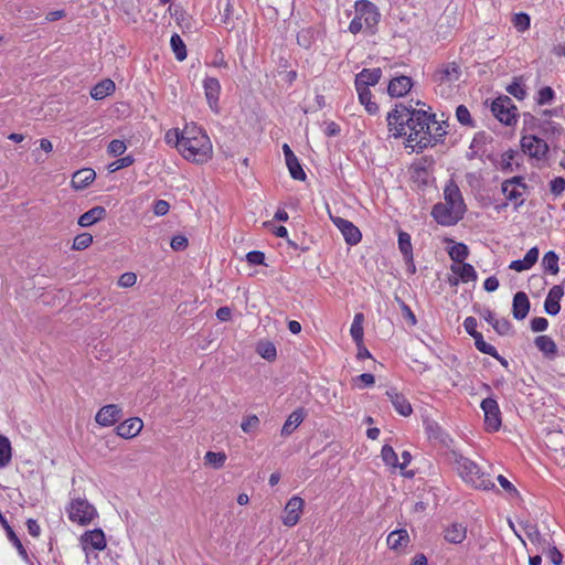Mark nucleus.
Wrapping results in <instances>:
<instances>
[{
    "mask_svg": "<svg viewBox=\"0 0 565 565\" xmlns=\"http://www.w3.org/2000/svg\"><path fill=\"white\" fill-rule=\"evenodd\" d=\"M387 128L395 139L407 136L406 147L411 142L416 151L418 140H420L424 129H428V125L437 124L436 115L424 109H416L411 105L403 103L396 104L395 107L386 116Z\"/></svg>",
    "mask_w": 565,
    "mask_h": 565,
    "instance_id": "nucleus-1",
    "label": "nucleus"
},
{
    "mask_svg": "<svg viewBox=\"0 0 565 565\" xmlns=\"http://www.w3.org/2000/svg\"><path fill=\"white\" fill-rule=\"evenodd\" d=\"M175 137V147L181 156L191 162L202 164L207 162L213 154L212 142L206 132L196 124H186L184 129H170L166 134L167 143L171 142V136Z\"/></svg>",
    "mask_w": 565,
    "mask_h": 565,
    "instance_id": "nucleus-2",
    "label": "nucleus"
},
{
    "mask_svg": "<svg viewBox=\"0 0 565 565\" xmlns=\"http://www.w3.org/2000/svg\"><path fill=\"white\" fill-rule=\"evenodd\" d=\"M456 470L460 478L479 490H493L495 484L481 471L480 467L471 459L454 452Z\"/></svg>",
    "mask_w": 565,
    "mask_h": 565,
    "instance_id": "nucleus-3",
    "label": "nucleus"
},
{
    "mask_svg": "<svg viewBox=\"0 0 565 565\" xmlns=\"http://www.w3.org/2000/svg\"><path fill=\"white\" fill-rule=\"evenodd\" d=\"M67 516L73 523L89 524L96 516L97 510L86 499H73L66 508Z\"/></svg>",
    "mask_w": 565,
    "mask_h": 565,
    "instance_id": "nucleus-4",
    "label": "nucleus"
},
{
    "mask_svg": "<svg viewBox=\"0 0 565 565\" xmlns=\"http://www.w3.org/2000/svg\"><path fill=\"white\" fill-rule=\"evenodd\" d=\"M493 116L505 126H513L518 121V108L507 95L493 99L491 104Z\"/></svg>",
    "mask_w": 565,
    "mask_h": 565,
    "instance_id": "nucleus-5",
    "label": "nucleus"
},
{
    "mask_svg": "<svg viewBox=\"0 0 565 565\" xmlns=\"http://www.w3.org/2000/svg\"><path fill=\"white\" fill-rule=\"evenodd\" d=\"M355 13L362 18L365 30L370 35L377 32V25L381 20L379 8L370 0H358L354 3Z\"/></svg>",
    "mask_w": 565,
    "mask_h": 565,
    "instance_id": "nucleus-6",
    "label": "nucleus"
},
{
    "mask_svg": "<svg viewBox=\"0 0 565 565\" xmlns=\"http://www.w3.org/2000/svg\"><path fill=\"white\" fill-rule=\"evenodd\" d=\"M445 204L449 206L455 214H460L465 217L467 205L458 184L454 179H449L444 189Z\"/></svg>",
    "mask_w": 565,
    "mask_h": 565,
    "instance_id": "nucleus-7",
    "label": "nucleus"
},
{
    "mask_svg": "<svg viewBox=\"0 0 565 565\" xmlns=\"http://www.w3.org/2000/svg\"><path fill=\"white\" fill-rule=\"evenodd\" d=\"M484 414V428L487 431H498L502 425L501 411L497 399L487 397L480 404Z\"/></svg>",
    "mask_w": 565,
    "mask_h": 565,
    "instance_id": "nucleus-8",
    "label": "nucleus"
},
{
    "mask_svg": "<svg viewBox=\"0 0 565 565\" xmlns=\"http://www.w3.org/2000/svg\"><path fill=\"white\" fill-rule=\"evenodd\" d=\"M520 145L525 154L537 160L545 159L550 150L547 142L535 135L522 136Z\"/></svg>",
    "mask_w": 565,
    "mask_h": 565,
    "instance_id": "nucleus-9",
    "label": "nucleus"
},
{
    "mask_svg": "<svg viewBox=\"0 0 565 565\" xmlns=\"http://www.w3.org/2000/svg\"><path fill=\"white\" fill-rule=\"evenodd\" d=\"M447 131L443 127L441 124L437 121V124L428 125V129H424V134L418 140V146L416 147V152L420 153L425 149L429 147H434L437 143L444 142V138Z\"/></svg>",
    "mask_w": 565,
    "mask_h": 565,
    "instance_id": "nucleus-10",
    "label": "nucleus"
},
{
    "mask_svg": "<svg viewBox=\"0 0 565 565\" xmlns=\"http://www.w3.org/2000/svg\"><path fill=\"white\" fill-rule=\"evenodd\" d=\"M333 225L341 232L345 243L348 245L354 246L359 244L362 239V233L358 226H355L351 221L340 217V216H330Z\"/></svg>",
    "mask_w": 565,
    "mask_h": 565,
    "instance_id": "nucleus-11",
    "label": "nucleus"
},
{
    "mask_svg": "<svg viewBox=\"0 0 565 565\" xmlns=\"http://www.w3.org/2000/svg\"><path fill=\"white\" fill-rule=\"evenodd\" d=\"M305 501L299 495H292L286 503L282 515V523L286 526H295L302 514Z\"/></svg>",
    "mask_w": 565,
    "mask_h": 565,
    "instance_id": "nucleus-12",
    "label": "nucleus"
},
{
    "mask_svg": "<svg viewBox=\"0 0 565 565\" xmlns=\"http://www.w3.org/2000/svg\"><path fill=\"white\" fill-rule=\"evenodd\" d=\"M433 218L441 226H455L463 217L460 214H455L452 210L443 202L436 203L430 212Z\"/></svg>",
    "mask_w": 565,
    "mask_h": 565,
    "instance_id": "nucleus-13",
    "label": "nucleus"
},
{
    "mask_svg": "<svg viewBox=\"0 0 565 565\" xmlns=\"http://www.w3.org/2000/svg\"><path fill=\"white\" fill-rule=\"evenodd\" d=\"M203 89L206 103L212 111L218 113V100L221 94V84L217 78L206 76L203 81Z\"/></svg>",
    "mask_w": 565,
    "mask_h": 565,
    "instance_id": "nucleus-14",
    "label": "nucleus"
},
{
    "mask_svg": "<svg viewBox=\"0 0 565 565\" xmlns=\"http://www.w3.org/2000/svg\"><path fill=\"white\" fill-rule=\"evenodd\" d=\"M122 417V409L117 404L103 406L96 414L95 420L103 427L113 426Z\"/></svg>",
    "mask_w": 565,
    "mask_h": 565,
    "instance_id": "nucleus-15",
    "label": "nucleus"
},
{
    "mask_svg": "<svg viewBox=\"0 0 565 565\" xmlns=\"http://www.w3.org/2000/svg\"><path fill=\"white\" fill-rule=\"evenodd\" d=\"M282 152L285 156L286 166L288 168L290 177L294 180L305 181L307 178V174H306L299 159L294 153V151L291 150L289 145H287V143L282 145Z\"/></svg>",
    "mask_w": 565,
    "mask_h": 565,
    "instance_id": "nucleus-16",
    "label": "nucleus"
},
{
    "mask_svg": "<svg viewBox=\"0 0 565 565\" xmlns=\"http://www.w3.org/2000/svg\"><path fill=\"white\" fill-rule=\"evenodd\" d=\"M385 395L387 396L388 401L392 403V406L394 407V409L401 416L408 417L413 414V407H412L409 401L407 399V397L404 394L399 393L397 391V388L390 387L385 392Z\"/></svg>",
    "mask_w": 565,
    "mask_h": 565,
    "instance_id": "nucleus-17",
    "label": "nucleus"
},
{
    "mask_svg": "<svg viewBox=\"0 0 565 565\" xmlns=\"http://www.w3.org/2000/svg\"><path fill=\"white\" fill-rule=\"evenodd\" d=\"M81 543L85 552H87L88 546L95 551H104L107 546L105 533L99 527L86 531L81 536Z\"/></svg>",
    "mask_w": 565,
    "mask_h": 565,
    "instance_id": "nucleus-18",
    "label": "nucleus"
},
{
    "mask_svg": "<svg viewBox=\"0 0 565 565\" xmlns=\"http://www.w3.org/2000/svg\"><path fill=\"white\" fill-rule=\"evenodd\" d=\"M461 71L456 62L441 64L434 73V81L440 84L452 83L460 78Z\"/></svg>",
    "mask_w": 565,
    "mask_h": 565,
    "instance_id": "nucleus-19",
    "label": "nucleus"
},
{
    "mask_svg": "<svg viewBox=\"0 0 565 565\" xmlns=\"http://www.w3.org/2000/svg\"><path fill=\"white\" fill-rule=\"evenodd\" d=\"M413 87V79L406 75H399L392 78L387 85V93L391 97H403Z\"/></svg>",
    "mask_w": 565,
    "mask_h": 565,
    "instance_id": "nucleus-20",
    "label": "nucleus"
},
{
    "mask_svg": "<svg viewBox=\"0 0 565 565\" xmlns=\"http://www.w3.org/2000/svg\"><path fill=\"white\" fill-rule=\"evenodd\" d=\"M381 77L382 70L380 67L363 68L356 74L354 86L370 88V86H375L380 82Z\"/></svg>",
    "mask_w": 565,
    "mask_h": 565,
    "instance_id": "nucleus-21",
    "label": "nucleus"
},
{
    "mask_svg": "<svg viewBox=\"0 0 565 565\" xmlns=\"http://www.w3.org/2000/svg\"><path fill=\"white\" fill-rule=\"evenodd\" d=\"M143 423L138 417H132L124 420L116 427V433L119 437L130 439L136 437L142 429Z\"/></svg>",
    "mask_w": 565,
    "mask_h": 565,
    "instance_id": "nucleus-22",
    "label": "nucleus"
},
{
    "mask_svg": "<svg viewBox=\"0 0 565 565\" xmlns=\"http://www.w3.org/2000/svg\"><path fill=\"white\" fill-rule=\"evenodd\" d=\"M531 302L524 291H518L512 300V315L515 320H523L529 315Z\"/></svg>",
    "mask_w": 565,
    "mask_h": 565,
    "instance_id": "nucleus-23",
    "label": "nucleus"
},
{
    "mask_svg": "<svg viewBox=\"0 0 565 565\" xmlns=\"http://www.w3.org/2000/svg\"><path fill=\"white\" fill-rule=\"evenodd\" d=\"M539 255V247L534 246L526 252L522 259L512 260L509 265V268L515 271H524L531 269L536 264Z\"/></svg>",
    "mask_w": 565,
    "mask_h": 565,
    "instance_id": "nucleus-24",
    "label": "nucleus"
},
{
    "mask_svg": "<svg viewBox=\"0 0 565 565\" xmlns=\"http://www.w3.org/2000/svg\"><path fill=\"white\" fill-rule=\"evenodd\" d=\"M107 215V211L102 205H96L85 213H83L77 221V224L82 227H88L94 225L95 223L104 220Z\"/></svg>",
    "mask_w": 565,
    "mask_h": 565,
    "instance_id": "nucleus-25",
    "label": "nucleus"
},
{
    "mask_svg": "<svg viewBox=\"0 0 565 565\" xmlns=\"http://www.w3.org/2000/svg\"><path fill=\"white\" fill-rule=\"evenodd\" d=\"M409 535L406 529L392 531L386 539L387 546L393 551H401L409 544Z\"/></svg>",
    "mask_w": 565,
    "mask_h": 565,
    "instance_id": "nucleus-26",
    "label": "nucleus"
},
{
    "mask_svg": "<svg viewBox=\"0 0 565 565\" xmlns=\"http://www.w3.org/2000/svg\"><path fill=\"white\" fill-rule=\"evenodd\" d=\"M501 192L505 196L508 202L513 204L515 211H518L524 204L523 194L525 191L518 186H513L507 182L501 183Z\"/></svg>",
    "mask_w": 565,
    "mask_h": 565,
    "instance_id": "nucleus-27",
    "label": "nucleus"
},
{
    "mask_svg": "<svg viewBox=\"0 0 565 565\" xmlns=\"http://www.w3.org/2000/svg\"><path fill=\"white\" fill-rule=\"evenodd\" d=\"M467 536V527L459 522H454L444 531V539L450 544H460Z\"/></svg>",
    "mask_w": 565,
    "mask_h": 565,
    "instance_id": "nucleus-28",
    "label": "nucleus"
},
{
    "mask_svg": "<svg viewBox=\"0 0 565 565\" xmlns=\"http://www.w3.org/2000/svg\"><path fill=\"white\" fill-rule=\"evenodd\" d=\"M306 417V411L302 407L295 409L286 419L281 428V436H290L295 429L303 422Z\"/></svg>",
    "mask_w": 565,
    "mask_h": 565,
    "instance_id": "nucleus-29",
    "label": "nucleus"
},
{
    "mask_svg": "<svg viewBox=\"0 0 565 565\" xmlns=\"http://www.w3.org/2000/svg\"><path fill=\"white\" fill-rule=\"evenodd\" d=\"M96 178V172L90 168H84L76 171L72 177V188L75 190H84Z\"/></svg>",
    "mask_w": 565,
    "mask_h": 565,
    "instance_id": "nucleus-30",
    "label": "nucleus"
},
{
    "mask_svg": "<svg viewBox=\"0 0 565 565\" xmlns=\"http://www.w3.org/2000/svg\"><path fill=\"white\" fill-rule=\"evenodd\" d=\"M450 270L452 274L460 277L461 282L476 281L478 274L473 266L469 263L451 264Z\"/></svg>",
    "mask_w": 565,
    "mask_h": 565,
    "instance_id": "nucleus-31",
    "label": "nucleus"
},
{
    "mask_svg": "<svg viewBox=\"0 0 565 565\" xmlns=\"http://www.w3.org/2000/svg\"><path fill=\"white\" fill-rule=\"evenodd\" d=\"M0 524L2 525V527L4 529L6 533H7V536L9 539V541L15 546V548L18 550L19 552V555L24 559V561H28V552L24 548L22 542L20 541V539L18 537V535L15 534L14 530L10 526L8 520L6 519V516L2 514V512L0 511Z\"/></svg>",
    "mask_w": 565,
    "mask_h": 565,
    "instance_id": "nucleus-32",
    "label": "nucleus"
},
{
    "mask_svg": "<svg viewBox=\"0 0 565 565\" xmlns=\"http://www.w3.org/2000/svg\"><path fill=\"white\" fill-rule=\"evenodd\" d=\"M534 344L547 359H554L557 354V345L550 335H537Z\"/></svg>",
    "mask_w": 565,
    "mask_h": 565,
    "instance_id": "nucleus-33",
    "label": "nucleus"
},
{
    "mask_svg": "<svg viewBox=\"0 0 565 565\" xmlns=\"http://www.w3.org/2000/svg\"><path fill=\"white\" fill-rule=\"evenodd\" d=\"M115 83L110 78L98 82L90 89V97L95 100H102L115 92Z\"/></svg>",
    "mask_w": 565,
    "mask_h": 565,
    "instance_id": "nucleus-34",
    "label": "nucleus"
},
{
    "mask_svg": "<svg viewBox=\"0 0 565 565\" xmlns=\"http://www.w3.org/2000/svg\"><path fill=\"white\" fill-rule=\"evenodd\" d=\"M317 34L313 26L303 28L297 33V44L305 50H310L317 41Z\"/></svg>",
    "mask_w": 565,
    "mask_h": 565,
    "instance_id": "nucleus-35",
    "label": "nucleus"
},
{
    "mask_svg": "<svg viewBox=\"0 0 565 565\" xmlns=\"http://www.w3.org/2000/svg\"><path fill=\"white\" fill-rule=\"evenodd\" d=\"M360 103L365 107L370 115H376L380 110L379 105L372 100V93L370 88L355 87Z\"/></svg>",
    "mask_w": 565,
    "mask_h": 565,
    "instance_id": "nucleus-36",
    "label": "nucleus"
},
{
    "mask_svg": "<svg viewBox=\"0 0 565 565\" xmlns=\"http://www.w3.org/2000/svg\"><path fill=\"white\" fill-rule=\"evenodd\" d=\"M170 46L179 62H182L188 56L186 45L178 33H173L170 38Z\"/></svg>",
    "mask_w": 565,
    "mask_h": 565,
    "instance_id": "nucleus-37",
    "label": "nucleus"
},
{
    "mask_svg": "<svg viewBox=\"0 0 565 565\" xmlns=\"http://www.w3.org/2000/svg\"><path fill=\"white\" fill-rule=\"evenodd\" d=\"M426 431L429 438L438 440L444 445H448V441H451L450 436L436 422L428 423Z\"/></svg>",
    "mask_w": 565,
    "mask_h": 565,
    "instance_id": "nucleus-38",
    "label": "nucleus"
},
{
    "mask_svg": "<svg viewBox=\"0 0 565 565\" xmlns=\"http://www.w3.org/2000/svg\"><path fill=\"white\" fill-rule=\"evenodd\" d=\"M448 255L454 264L465 263L463 260L469 256V247L465 243H455L449 249Z\"/></svg>",
    "mask_w": 565,
    "mask_h": 565,
    "instance_id": "nucleus-39",
    "label": "nucleus"
},
{
    "mask_svg": "<svg viewBox=\"0 0 565 565\" xmlns=\"http://www.w3.org/2000/svg\"><path fill=\"white\" fill-rule=\"evenodd\" d=\"M363 321H364V315L361 312L355 313L352 324H351V328H350V334L352 337V340L355 343L363 342V335H364Z\"/></svg>",
    "mask_w": 565,
    "mask_h": 565,
    "instance_id": "nucleus-40",
    "label": "nucleus"
},
{
    "mask_svg": "<svg viewBox=\"0 0 565 565\" xmlns=\"http://www.w3.org/2000/svg\"><path fill=\"white\" fill-rule=\"evenodd\" d=\"M12 458L11 441L4 435L0 434V468L7 467Z\"/></svg>",
    "mask_w": 565,
    "mask_h": 565,
    "instance_id": "nucleus-41",
    "label": "nucleus"
},
{
    "mask_svg": "<svg viewBox=\"0 0 565 565\" xmlns=\"http://www.w3.org/2000/svg\"><path fill=\"white\" fill-rule=\"evenodd\" d=\"M558 260V255L554 250H550L543 256L542 267L545 271L552 275H556L559 270Z\"/></svg>",
    "mask_w": 565,
    "mask_h": 565,
    "instance_id": "nucleus-42",
    "label": "nucleus"
},
{
    "mask_svg": "<svg viewBox=\"0 0 565 565\" xmlns=\"http://www.w3.org/2000/svg\"><path fill=\"white\" fill-rule=\"evenodd\" d=\"M492 140H493L492 136H490L486 131H478V132L475 134V136H473V138L471 140L469 149H477L481 153L484 154V152H486L484 147L489 142H491Z\"/></svg>",
    "mask_w": 565,
    "mask_h": 565,
    "instance_id": "nucleus-43",
    "label": "nucleus"
},
{
    "mask_svg": "<svg viewBox=\"0 0 565 565\" xmlns=\"http://www.w3.org/2000/svg\"><path fill=\"white\" fill-rule=\"evenodd\" d=\"M507 92L519 100H523L526 96L525 85L519 77H514L512 83L507 86Z\"/></svg>",
    "mask_w": 565,
    "mask_h": 565,
    "instance_id": "nucleus-44",
    "label": "nucleus"
},
{
    "mask_svg": "<svg viewBox=\"0 0 565 565\" xmlns=\"http://www.w3.org/2000/svg\"><path fill=\"white\" fill-rule=\"evenodd\" d=\"M398 248L404 257L413 256V246L411 235L404 231L398 233Z\"/></svg>",
    "mask_w": 565,
    "mask_h": 565,
    "instance_id": "nucleus-45",
    "label": "nucleus"
},
{
    "mask_svg": "<svg viewBox=\"0 0 565 565\" xmlns=\"http://www.w3.org/2000/svg\"><path fill=\"white\" fill-rule=\"evenodd\" d=\"M555 99V92L551 86H544L539 89L535 102L540 106L551 105Z\"/></svg>",
    "mask_w": 565,
    "mask_h": 565,
    "instance_id": "nucleus-46",
    "label": "nucleus"
},
{
    "mask_svg": "<svg viewBox=\"0 0 565 565\" xmlns=\"http://www.w3.org/2000/svg\"><path fill=\"white\" fill-rule=\"evenodd\" d=\"M456 118L463 126L471 128L476 127V122L472 119L469 109L465 105H459L456 108Z\"/></svg>",
    "mask_w": 565,
    "mask_h": 565,
    "instance_id": "nucleus-47",
    "label": "nucleus"
},
{
    "mask_svg": "<svg viewBox=\"0 0 565 565\" xmlns=\"http://www.w3.org/2000/svg\"><path fill=\"white\" fill-rule=\"evenodd\" d=\"M512 23L519 32H524L531 25V18L525 12H519L513 15Z\"/></svg>",
    "mask_w": 565,
    "mask_h": 565,
    "instance_id": "nucleus-48",
    "label": "nucleus"
},
{
    "mask_svg": "<svg viewBox=\"0 0 565 565\" xmlns=\"http://www.w3.org/2000/svg\"><path fill=\"white\" fill-rule=\"evenodd\" d=\"M381 457L382 460L387 466L397 467L398 465V457L395 450L390 445H384L381 449Z\"/></svg>",
    "mask_w": 565,
    "mask_h": 565,
    "instance_id": "nucleus-49",
    "label": "nucleus"
},
{
    "mask_svg": "<svg viewBox=\"0 0 565 565\" xmlns=\"http://www.w3.org/2000/svg\"><path fill=\"white\" fill-rule=\"evenodd\" d=\"M492 328L499 335H509L513 333V326L507 318L495 319Z\"/></svg>",
    "mask_w": 565,
    "mask_h": 565,
    "instance_id": "nucleus-50",
    "label": "nucleus"
},
{
    "mask_svg": "<svg viewBox=\"0 0 565 565\" xmlns=\"http://www.w3.org/2000/svg\"><path fill=\"white\" fill-rule=\"evenodd\" d=\"M93 243V236L89 233H81L75 236L72 248L74 250H84Z\"/></svg>",
    "mask_w": 565,
    "mask_h": 565,
    "instance_id": "nucleus-51",
    "label": "nucleus"
},
{
    "mask_svg": "<svg viewBox=\"0 0 565 565\" xmlns=\"http://www.w3.org/2000/svg\"><path fill=\"white\" fill-rule=\"evenodd\" d=\"M259 355L266 360H274L277 355L276 347L271 342L259 343L257 347Z\"/></svg>",
    "mask_w": 565,
    "mask_h": 565,
    "instance_id": "nucleus-52",
    "label": "nucleus"
},
{
    "mask_svg": "<svg viewBox=\"0 0 565 565\" xmlns=\"http://www.w3.org/2000/svg\"><path fill=\"white\" fill-rule=\"evenodd\" d=\"M205 462L214 468H221L225 463L226 456L224 452L207 451L204 456Z\"/></svg>",
    "mask_w": 565,
    "mask_h": 565,
    "instance_id": "nucleus-53",
    "label": "nucleus"
},
{
    "mask_svg": "<svg viewBox=\"0 0 565 565\" xmlns=\"http://www.w3.org/2000/svg\"><path fill=\"white\" fill-rule=\"evenodd\" d=\"M518 154L516 151L512 150V149H509L507 150L505 152L502 153V160H501V170L505 173H510V172H513L514 171V168H513V159L515 158V156Z\"/></svg>",
    "mask_w": 565,
    "mask_h": 565,
    "instance_id": "nucleus-54",
    "label": "nucleus"
},
{
    "mask_svg": "<svg viewBox=\"0 0 565 565\" xmlns=\"http://www.w3.org/2000/svg\"><path fill=\"white\" fill-rule=\"evenodd\" d=\"M472 339L475 340V347L481 353L488 354V355L495 353V348L484 341L482 333L473 335Z\"/></svg>",
    "mask_w": 565,
    "mask_h": 565,
    "instance_id": "nucleus-55",
    "label": "nucleus"
},
{
    "mask_svg": "<svg viewBox=\"0 0 565 565\" xmlns=\"http://www.w3.org/2000/svg\"><path fill=\"white\" fill-rule=\"evenodd\" d=\"M497 480L511 499L520 497V492L518 491V489L503 475H499Z\"/></svg>",
    "mask_w": 565,
    "mask_h": 565,
    "instance_id": "nucleus-56",
    "label": "nucleus"
},
{
    "mask_svg": "<svg viewBox=\"0 0 565 565\" xmlns=\"http://www.w3.org/2000/svg\"><path fill=\"white\" fill-rule=\"evenodd\" d=\"M127 147L124 140L114 139L109 142L107 151L113 157H119L126 151Z\"/></svg>",
    "mask_w": 565,
    "mask_h": 565,
    "instance_id": "nucleus-57",
    "label": "nucleus"
},
{
    "mask_svg": "<svg viewBox=\"0 0 565 565\" xmlns=\"http://www.w3.org/2000/svg\"><path fill=\"white\" fill-rule=\"evenodd\" d=\"M245 259L250 266L266 265L265 264V253L262 250L248 252L245 256Z\"/></svg>",
    "mask_w": 565,
    "mask_h": 565,
    "instance_id": "nucleus-58",
    "label": "nucleus"
},
{
    "mask_svg": "<svg viewBox=\"0 0 565 565\" xmlns=\"http://www.w3.org/2000/svg\"><path fill=\"white\" fill-rule=\"evenodd\" d=\"M414 182H416L420 188L428 185V171L425 167H417L414 170L413 175Z\"/></svg>",
    "mask_w": 565,
    "mask_h": 565,
    "instance_id": "nucleus-59",
    "label": "nucleus"
},
{
    "mask_svg": "<svg viewBox=\"0 0 565 565\" xmlns=\"http://www.w3.org/2000/svg\"><path fill=\"white\" fill-rule=\"evenodd\" d=\"M259 426V419L256 415L247 416L241 424V428L244 433H253Z\"/></svg>",
    "mask_w": 565,
    "mask_h": 565,
    "instance_id": "nucleus-60",
    "label": "nucleus"
},
{
    "mask_svg": "<svg viewBox=\"0 0 565 565\" xmlns=\"http://www.w3.org/2000/svg\"><path fill=\"white\" fill-rule=\"evenodd\" d=\"M189 245L188 237L183 234L174 235L171 238L170 246L175 252L184 250Z\"/></svg>",
    "mask_w": 565,
    "mask_h": 565,
    "instance_id": "nucleus-61",
    "label": "nucleus"
},
{
    "mask_svg": "<svg viewBox=\"0 0 565 565\" xmlns=\"http://www.w3.org/2000/svg\"><path fill=\"white\" fill-rule=\"evenodd\" d=\"M135 159L132 156H126V157H121L119 159H117L116 161H114L109 168H110V171L111 172H115L117 170H120V169H124V168H127L129 166H131L134 163Z\"/></svg>",
    "mask_w": 565,
    "mask_h": 565,
    "instance_id": "nucleus-62",
    "label": "nucleus"
},
{
    "mask_svg": "<svg viewBox=\"0 0 565 565\" xmlns=\"http://www.w3.org/2000/svg\"><path fill=\"white\" fill-rule=\"evenodd\" d=\"M551 192L558 196L565 191V179L563 177H556L550 182Z\"/></svg>",
    "mask_w": 565,
    "mask_h": 565,
    "instance_id": "nucleus-63",
    "label": "nucleus"
},
{
    "mask_svg": "<svg viewBox=\"0 0 565 565\" xmlns=\"http://www.w3.org/2000/svg\"><path fill=\"white\" fill-rule=\"evenodd\" d=\"M544 311L550 316L558 315L561 311V302L546 297L544 300Z\"/></svg>",
    "mask_w": 565,
    "mask_h": 565,
    "instance_id": "nucleus-64",
    "label": "nucleus"
}]
</instances>
